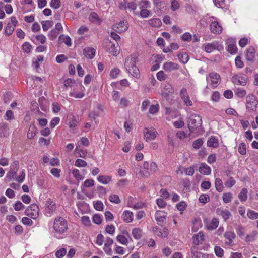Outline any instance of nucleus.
<instances>
[{"mask_svg": "<svg viewBox=\"0 0 258 258\" xmlns=\"http://www.w3.org/2000/svg\"><path fill=\"white\" fill-rule=\"evenodd\" d=\"M109 200L111 202L116 204H119L120 203V200L119 197L117 195L115 194H112L110 196Z\"/></svg>", "mask_w": 258, "mask_h": 258, "instance_id": "nucleus-55", "label": "nucleus"}, {"mask_svg": "<svg viewBox=\"0 0 258 258\" xmlns=\"http://www.w3.org/2000/svg\"><path fill=\"white\" fill-rule=\"evenodd\" d=\"M255 50L253 47H250L246 50V58L248 61L253 62L255 57Z\"/></svg>", "mask_w": 258, "mask_h": 258, "instance_id": "nucleus-19", "label": "nucleus"}, {"mask_svg": "<svg viewBox=\"0 0 258 258\" xmlns=\"http://www.w3.org/2000/svg\"><path fill=\"white\" fill-rule=\"evenodd\" d=\"M232 197V194L231 192L224 193L222 196L223 202L225 203H228L231 201Z\"/></svg>", "mask_w": 258, "mask_h": 258, "instance_id": "nucleus-46", "label": "nucleus"}, {"mask_svg": "<svg viewBox=\"0 0 258 258\" xmlns=\"http://www.w3.org/2000/svg\"><path fill=\"white\" fill-rule=\"evenodd\" d=\"M154 230V232L155 234L159 237L161 238H165L167 237L168 235V230L165 227H164L162 230L157 227Z\"/></svg>", "mask_w": 258, "mask_h": 258, "instance_id": "nucleus-20", "label": "nucleus"}, {"mask_svg": "<svg viewBox=\"0 0 258 258\" xmlns=\"http://www.w3.org/2000/svg\"><path fill=\"white\" fill-rule=\"evenodd\" d=\"M116 239L119 243L126 245L128 242L127 239L125 236L122 235H119L117 236Z\"/></svg>", "mask_w": 258, "mask_h": 258, "instance_id": "nucleus-52", "label": "nucleus"}, {"mask_svg": "<svg viewBox=\"0 0 258 258\" xmlns=\"http://www.w3.org/2000/svg\"><path fill=\"white\" fill-rule=\"evenodd\" d=\"M50 5L52 8L57 9L60 7V0H51Z\"/></svg>", "mask_w": 258, "mask_h": 258, "instance_id": "nucleus-62", "label": "nucleus"}, {"mask_svg": "<svg viewBox=\"0 0 258 258\" xmlns=\"http://www.w3.org/2000/svg\"><path fill=\"white\" fill-rule=\"evenodd\" d=\"M137 60L138 57L135 54H131L125 59L124 65L128 72H130L131 68L136 66Z\"/></svg>", "mask_w": 258, "mask_h": 258, "instance_id": "nucleus-8", "label": "nucleus"}, {"mask_svg": "<svg viewBox=\"0 0 258 258\" xmlns=\"http://www.w3.org/2000/svg\"><path fill=\"white\" fill-rule=\"evenodd\" d=\"M66 250L64 248H61L55 252V256L57 258H62L66 254Z\"/></svg>", "mask_w": 258, "mask_h": 258, "instance_id": "nucleus-61", "label": "nucleus"}, {"mask_svg": "<svg viewBox=\"0 0 258 258\" xmlns=\"http://www.w3.org/2000/svg\"><path fill=\"white\" fill-rule=\"evenodd\" d=\"M180 96L183 101L185 99H188L189 95L187 92V89L185 88H182L180 92Z\"/></svg>", "mask_w": 258, "mask_h": 258, "instance_id": "nucleus-54", "label": "nucleus"}, {"mask_svg": "<svg viewBox=\"0 0 258 258\" xmlns=\"http://www.w3.org/2000/svg\"><path fill=\"white\" fill-rule=\"evenodd\" d=\"M216 213L218 215L221 216L225 221L229 219L231 216V213L228 210L222 207L218 208L216 209Z\"/></svg>", "mask_w": 258, "mask_h": 258, "instance_id": "nucleus-14", "label": "nucleus"}, {"mask_svg": "<svg viewBox=\"0 0 258 258\" xmlns=\"http://www.w3.org/2000/svg\"><path fill=\"white\" fill-rule=\"evenodd\" d=\"M122 218L123 220L125 222H131L133 220V214L132 212L125 210L122 214Z\"/></svg>", "mask_w": 258, "mask_h": 258, "instance_id": "nucleus-24", "label": "nucleus"}, {"mask_svg": "<svg viewBox=\"0 0 258 258\" xmlns=\"http://www.w3.org/2000/svg\"><path fill=\"white\" fill-rule=\"evenodd\" d=\"M39 212L38 206L36 204H32L26 209L25 214L33 219H35L39 215Z\"/></svg>", "mask_w": 258, "mask_h": 258, "instance_id": "nucleus-4", "label": "nucleus"}, {"mask_svg": "<svg viewBox=\"0 0 258 258\" xmlns=\"http://www.w3.org/2000/svg\"><path fill=\"white\" fill-rule=\"evenodd\" d=\"M214 252L218 257H222L224 254V250L220 246H215L214 247Z\"/></svg>", "mask_w": 258, "mask_h": 258, "instance_id": "nucleus-43", "label": "nucleus"}, {"mask_svg": "<svg viewBox=\"0 0 258 258\" xmlns=\"http://www.w3.org/2000/svg\"><path fill=\"white\" fill-rule=\"evenodd\" d=\"M128 28V24L126 20H123L116 23L113 26V30L117 33L124 32Z\"/></svg>", "mask_w": 258, "mask_h": 258, "instance_id": "nucleus-7", "label": "nucleus"}, {"mask_svg": "<svg viewBox=\"0 0 258 258\" xmlns=\"http://www.w3.org/2000/svg\"><path fill=\"white\" fill-rule=\"evenodd\" d=\"M157 133V132L153 128H145L144 130V139L147 142L153 140L156 138Z\"/></svg>", "mask_w": 258, "mask_h": 258, "instance_id": "nucleus-9", "label": "nucleus"}, {"mask_svg": "<svg viewBox=\"0 0 258 258\" xmlns=\"http://www.w3.org/2000/svg\"><path fill=\"white\" fill-rule=\"evenodd\" d=\"M231 81L236 85L245 86L247 83V79L238 75L233 76L231 78Z\"/></svg>", "mask_w": 258, "mask_h": 258, "instance_id": "nucleus-11", "label": "nucleus"}, {"mask_svg": "<svg viewBox=\"0 0 258 258\" xmlns=\"http://www.w3.org/2000/svg\"><path fill=\"white\" fill-rule=\"evenodd\" d=\"M214 42L211 43H207L205 45L204 47V50L206 52L208 53H211L212 52L214 49Z\"/></svg>", "mask_w": 258, "mask_h": 258, "instance_id": "nucleus-47", "label": "nucleus"}, {"mask_svg": "<svg viewBox=\"0 0 258 258\" xmlns=\"http://www.w3.org/2000/svg\"><path fill=\"white\" fill-rule=\"evenodd\" d=\"M173 92L174 88L172 85L169 83L166 82L161 90L162 95L164 97H167Z\"/></svg>", "mask_w": 258, "mask_h": 258, "instance_id": "nucleus-12", "label": "nucleus"}, {"mask_svg": "<svg viewBox=\"0 0 258 258\" xmlns=\"http://www.w3.org/2000/svg\"><path fill=\"white\" fill-rule=\"evenodd\" d=\"M209 76L211 81L212 86L216 88L220 83V76L216 72H211L209 74Z\"/></svg>", "mask_w": 258, "mask_h": 258, "instance_id": "nucleus-15", "label": "nucleus"}, {"mask_svg": "<svg viewBox=\"0 0 258 258\" xmlns=\"http://www.w3.org/2000/svg\"><path fill=\"white\" fill-rule=\"evenodd\" d=\"M179 65L173 62H166L164 63L163 69L165 71L170 72L174 70H177L179 69Z\"/></svg>", "mask_w": 258, "mask_h": 258, "instance_id": "nucleus-16", "label": "nucleus"}, {"mask_svg": "<svg viewBox=\"0 0 258 258\" xmlns=\"http://www.w3.org/2000/svg\"><path fill=\"white\" fill-rule=\"evenodd\" d=\"M207 146L212 148L217 147L219 146L218 139L215 137L212 136L207 141Z\"/></svg>", "mask_w": 258, "mask_h": 258, "instance_id": "nucleus-26", "label": "nucleus"}, {"mask_svg": "<svg viewBox=\"0 0 258 258\" xmlns=\"http://www.w3.org/2000/svg\"><path fill=\"white\" fill-rule=\"evenodd\" d=\"M89 20L92 23H96L100 24L102 22L99 18L98 15L94 12H91L89 16Z\"/></svg>", "mask_w": 258, "mask_h": 258, "instance_id": "nucleus-25", "label": "nucleus"}, {"mask_svg": "<svg viewBox=\"0 0 258 258\" xmlns=\"http://www.w3.org/2000/svg\"><path fill=\"white\" fill-rule=\"evenodd\" d=\"M191 253L192 255V258H208V254L195 251L192 249H191Z\"/></svg>", "mask_w": 258, "mask_h": 258, "instance_id": "nucleus-35", "label": "nucleus"}, {"mask_svg": "<svg viewBox=\"0 0 258 258\" xmlns=\"http://www.w3.org/2000/svg\"><path fill=\"white\" fill-rule=\"evenodd\" d=\"M193 243L196 245H199L202 244L204 239V235L202 232H199L198 234L195 235L193 236Z\"/></svg>", "mask_w": 258, "mask_h": 258, "instance_id": "nucleus-22", "label": "nucleus"}, {"mask_svg": "<svg viewBox=\"0 0 258 258\" xmlns=\"http://www.w3.org/2000/svg\"><path fill=\"white\" fill-rule=\"evenodd\" d=\"M224 237L228 240V241H226L225 243L228 245H232L233 240L235 239L236 235L232 231H227L224 234Z\"/></svg>", "mask_w": 258, "mask_h": 258, "instance_id": "nucleus-21", "label": "nucleus"}, {"mask_svg": "<svg viewBox=\"0 0 258 258\" xmlns=\"http://www.w3.org/2000/svg\"><path fill=\"white\" fill-rule=\"evenodd\" d=\"M235 95L240 98H243L246 95V91L245 90L237 88L235 92Z\"/></svg>", "mask_w": 258, "mask_h": 258, "instance_id": "nucleus-42", "label": "nucleus"}, {"mask_svg": "<svg viewBox=\"0 0 258 258\" xmlns=\"http://www.w3.org/2000/svg\"><path fill=\"white\" fill-rule=\"evenodd\" d=\"M75 165L77 167H86L87 165V162L81 159H77L75 163Z\"/></svg>", "mask_w": 258, "mask_h": 258, "instance_id": "nucleus-53", "label": "nucleus"}, {"mask_svg": "<svg viewBox=\"0 0 258 258\" xmlns=\"http://www.w3.org/2000/svg\"><path fill=\"white\" fill-rule=\"evenodd\" d=\"M14 208L16 211H18L24 209L25 208V206L22 204L21 202L18 201L15 204Z\"/></svg>", "mask_w": 258, "mask_h": 258, "instance_id": "nucleus-63", "label": "nucleus"}, {"mask_svg": "<svg viewBox=\"0 0 258 258\" xmlns=\"http://www.w3.org/2000/svg\"><path fill=\"white\" fill-rule=\"evenodd\" d=\"M148 24L154 27H159L161 25V21L159 18H154L148 20Z\"/></svg>", "mask_w": 258, "mask_h": 258, "instance_id": "nucleus-32", "label": "nucleus"}, {"mask_svg": "<svg viewBox=\"0 0 258 258\" xmlns=\"http://www.w3.org/2000/svg\"><path fill=\"white\" fill-rule=\"evenodd\" d=\"M22 49L26 53H29L31 51L32 46L28 42H25L22 45Z\"/></svg>", "mask_w": 258, "mask_h": 258, "instance_id": "nucleus-59", "label": "nucleus"}, {"mask_svg": "<svg viewBox=\"0 0 258 258\" xmlns=\"http://www.w3.org/2000/svg\"><path fill=\"white\" fill-rule=\"evenodd\" d=\"M226 44L228 45L227 51L231 54L236 53L237 48L236 45V41L234 39H228L226 41Z\"/></svg>", "mask_w": 258, "mask_h": 258, "instance_id": "nucleus-13", "label": "nucleus"}, {"mask_svg": "<svg viewBox=\"0 0 258 258\" xmlns=\"http://www.w3.org/2000/svg\"><path fill=\"white\" fill-rule=\"evenodd\" d=\"M131 70H130V72H128L129 73L132 74L133 76L136 78H139L140 76V71L139 69L136 66L131 68Z\"/></svg>", "mask_w": 258, "mask_h": 258, "instance_id": "nucleus-40", "label": "nucleus"}, {"mask_svg": "<svg viewBox=\"0 0 258 258\" xmlns=\"http://www.w3.org/2000/svg\"><path fill=\"white\" fill-rule=\"evenodd\" d=\"M59 32L57 30L52 29L48 33V37L51 40L55 39L58 35Z\"/></svg>", "mask_w": 258, "mask_h": 258, "instance_id": "nucleus-49", "label": "nucleus"}, {"mask_svg": "<svg viewBox=\"0 0 258 258\" xmlns=\"http://www.w3.org/2000/svg\"><path fill=\"white\" fill-rule=\"evenodd\" d=\"M19 169V162L15 160L13 162V164L10 166V171L16 172Z\"/></svg>", "mask_w": 258, "mask_h": 258, "instance_id": "nucleus-58", "label": "nucleus"}, {"mask_svg": "<svg viewBox=\"0 0 258 258\" xmlns=\"http://www.w3.org/2000/svg\"><path fill=\"white\" fill-rule=\"evenodd\" d=\"M16 174H17L16 172H15L10 170L7 173L6 176L5 178V182H10L13 178H14V177L16 175Z\"/></svg>", "mask_w": 258, "mask_h": 258, "instance_id": "nucleus-44", "label": "nucleus"}, {"mask_svg": "<svg viewBox=\"0 0 258 258\" xmlns=\"http://www.w3.org/2000/svg\"><path fill=\"white\" fill-rule=\"evenodd\" d=\"M215 185L216 190L218 192H221L223 189V182L221 179L217 178L215 179Z\"/></svg>", "mask_w": 258, "mask_h": 258, "instance_id": "nucleus-36", "label": "nucleus"}, {"mask_svg": "<svg viewBox=\"0 0 258 258\" xmlns=\"http://www.w3.org/2000/svg\"><path fill=\"white\" fill-rule=\"evenodd\" d=\"M203 144V141L202 139H198L195 141L192 144V146L195 149H199Z\"/></svg>", "mask_w": 258, "mask_h": 258, "instance_id": "nucleus-57", "label": "nucleus"}, {"mask_svg": "<svg viewBox=\"0 0 258 258\" xmlns=\"http://www.w3.org/2000/svg\"><path fill=\"white\" fill-rule=\"evenodd\" d=\"M37 133V128L34 124H31L28 133H27V138L31 139L34 137Z\"/></svg>", "mask_w": 258, "mask_h": 258, "instance_id": "nucleus-27", "label": "nucleus"}, {"mask_svg": "<svg viewBox=\"0 0 258 258\" xmlns=\"http://www.w3.org/2000/svg\"><path fill=\"white\" fill-rule=\"evenodd\" d=\"M133 237L136 240H139L142 236V230L139 228H134L132 230Z\"/></svg>", "mask_w": 258, "mask_h": 258, "instance_id": "nucleus-30", "label": "nucleus"}, {"mask_svg": "<svg viewBox=\"0 0 258 258\" xmlns=\"http://www.w3.org/2000/svg\"><path fill=\"white\" fill-rule=\"evenodd\" d=\"M177 56L183 63H187L189 59V56L186 53H179Z\"/></svg>", "mask_w": 258, "mask_h": 258, "instance_id": "nucleus-41", "label": "nucleus"}, {"mask_svg": "<svg viewBox=\"0 0 258 258\" xmlns=\"http://www.w3.org/2000/svg\"><path fill=\"white\" fill-rule=\"evenodd\" d=\"M247 216L251 220H255L258 218V213L249 209L247 210Z\"/></svg>", "mask_w": 258, "mask_h": 258, "instance_id": "nucleus-39", "label": "nucleus"}, {"mask_svg": "<svg viewBox=\"0 0 258 258\" xmlns=\"http://www.w3.org/2000/svg\"><path fill=\"white\" fill-rule=\"evenodd\" d=\"M72 174L77 180H81L84 178L83 176L80 173L79 170L77 169L73 170Z\"/></svg>", "mask_w": 258, "mask_h": 258, "instance_id": "nucleus-48", "label": "nucleus"}, {"mask_svg": "<svg viewBox=\"0 0 258 258\" xmlns=\"http://www.w3.org/2000/svg\"><path fill=\"white\" fill-rule=\"evenodd\" d=\"M8 124L7 123H3L0 124V137H6L9 135Z\"/></svg>", "mask_w": 258, "mask_h": 258, "instance_id": "nucleus-23", "label": "nucleus"}, {"mask_svg": "<svg viewBox=\"0 0 258 258\" xmlns=\"http://www.w3.org/2000/svg\"><path fill=\"white\" fill-rule=\"evenodd\" d=\"M54 236L57 238L62 237V235L68 229V223L66 219L61 216L55 218L53 224Z\"/></svg>", "mask_w": 258, "mask_h": 258, "instance_id": "nucleus-1", "label": "nucleus"}, {"mask_svg": "<svg viewBox=\"0 0 258 258\" xmlns=\"http://www.w3.org/2000/svg\"><path fill=\"white\" fill-rule=\"evenodd\" d=\"M187 122L189 130L190 132H193L194 130L201 126L202 118L200 115L192 113L189 115Z\"/></svg>", "mask_w": 258, "mask_h": 258, "instance_id": "nucleus-2", "label": "nucleus"}, {"mask_svg": "<svg viewBox=\"0 0 258 258\" xmlns=\"http://www.w3.org/2000/svg\"><path fill=\"white\" fill-rule=\"evenodd\" d=\"M98 181L104 184H107L109 183L111 180V177L109 175H99L97 177Z\"/></svg>", "mask_w": 258, "mask_h": 258, "instance_id": "nucleus-29", "label": "nucleus"}, {"mask_svg": "<svg viewBox=\"0 0 258 258\" xmlns=\"http://www.w3.org/2000/svg\"><path fill=\"white\" fill-rule=\"evenodd\" d=\"M110 47L109 48L108 52L113 56H117L119 53V50L117 48V46H115L114 44L110 43Z\"/></svg>", "mask_w": 258, "mask_h": 258, "instance_id": "nucleus-34", "label": "nucleus"}, {"mask_svg": "<svg viewBox=\"0 0 258 258\" xmlns=\"http://www.w3.org/2000/svg\"><path fill=\"white\" fill-rule=\"evenodd\" d=\"M95 50L92 47H87L83 50V54L88 59H92L94 57Z\"/></svg>", "mask_w": 258, "mask_h": 258, "instance_id": "nucleus-17", "label": "nucleus"}, {"mask_svg": "<svg viewBox=\"0 0 258 258\" xmlns=\"http://www.w3.org/2000/svg\"><path fill=\"white\" fill-rule=\"evenodd\" d=\"M94 207L96 210L102 211L103 210L104 205L101 201H97L94 203Z\"/></svg>", "mask_w": 258, "mask_h": 258, "instance_id": "nucleus-56", "label": "nucleus"}, {"mask_svg": "<svg viewBox=\"0 0 258 258\" xmlns=\"http://www.w3.org/2000/svg\"><path fill=\"white\" fill-rule=\"evenodd\" d=\"M41 24L43 31H46L53 26V22L52 21H42Z\"/></svg>", "mask_w": 258, "mask_h": 258, "instance_id": "nucleus-37", "label": "nucleus"}, {"mask_svg": "<svg viewBox=\"0 0 258 258\" xmlns=\"http://www.w3.org/2000/svg\"><path fill=\"white\" fill-rule=\"evenodd\" d=\"M248 190L246 188L241 189L240 192L238 195V198L241 202H245L247 199Z\"/></svg>", "mask_w": 258, "mask_h": 258, "instance_id": "nucleus-31", "label": "nucleus"}, {"mask_svg": "<svg viewBox=\"0 0 258 258\" xmlns=\"http://www.w3.org/2000/svg\"><path fill=\"white\" fill-rule=\"evenodd\" d=\"M45 206V212L47 216H52L56 210L57 207L56 204L50 198L47 200Z\"/></svg>", "mask_w": 258, "mask_h": 258, "instance_id": "nucleus-6", "label": "nucleus"}, {"mask_svg": "<svg viewBox=\"0 0 258 258\" xmlns=\"http://www.w3.org/2000/svg\"><path fill=\"white\" fill-rule=\"evenodd\" d=\"M238 150L241 155H245L246 153V144L244 143H240L239 145Z\"/></svg>", "mask_w": 258, "mask_h": 258, "instance_id": "nucleus-50", "label": "nucleus"}, {"mask_svg": "<svg viewBox=\"0 0 258 258\" xmlns=\"http://www.w3.org/2000/svg\"><path fill=\"white\" fill-rule=\"evenodd\" d=\"M199 172L204 175H210L211 173V169L210 166L205 163H202L199 168Z\"/></svg>", "mask_w": 258, "mask_h": 258, "instance_id": "nucleus-18", "label": "nucleus"}, {"mask_svg": "<svg viewBox=\"0 0 258 258\" xmlns=\"http://www.w3.org/2000/svg\"><path fill=\"white\" fill-rule=\"evenodd\" d=\"M92 220L94 223L98 224V225L100 224L101 223L102 220V219L101 217V216L99 214H95L93 216Z\"/></svg>", "mask_w": 258, "mask_h": 258, "instance_id": "nucleus-60", "label": "nucleus"}, {"mask_svg": "<svg viewBox=\"0 0 258 258\" xmlns=\"http://www.w3.org/2000/svg\"><path fill=\"white\" fill-rule=\"evenodd\" d=\"M44 57L42 56L39 55L36 58H34L33 59V66L34 67L37 69L39 68L40 64V62H42L43 61Z\"/></svg>", "mask_w": 258, "mask_h": 258, "instance_id": "nucleus-38", "label": "nucleus"}, {"mask_svg": "<svg viewBox=\"0 0 258 258\" xmlns=\"http://www.w3.org/2000/svg\"><path fill=\"white\" fill-rule=\"evenodd\" d=\"M258 101L256 97L250 94L246 98V108L248 111H254L256 110Z\"/></svg>", "mask_w": 258, "mask_h": 258, "instance_id": "nucleus-3", "label": "nucleus"}, {"mask_svg": "<svg viewBox=\"0 0 258 258\" xmlns=\"http://www.w3.org/2000/svg\"><path fill=\"white\" fill-rule=\"evenodd\" d=\"M104 240V236L102 234H99L97 236V238L95 243L96 244L98 245H102L103 243Z\"/></svg>", "mask_w": 258, "mask_h": 258, "instance_id": "nucleus-64", "label": "nucleus"}, {"mask_svg": "<svg viewBox=\"0 0 258 258\" xmlns=\"http://www.w3.org/2000/svg\"><path fill=\"white\" fill-rule=\"evenodd\" d=\"M15 28L11 24L8 23L5 30V34L8 36L11 35L13 32Z\"/></svg>", "mask_w": 258, "mask_h": 258, "instance_id": "nucleus-45", "label": "nucleus"}, {"mask_svg": "<svg viewBox=\"0 0 258 258\" xmlns=\"http://www.w3.org/2000/svg\"><path fill=\"white\" fill-rule=\"evenodd\" d=\"M167 214L162 211H157L155 214V218L159 225L162 226L166 220Z\"/></svg>", "mask_w": 258, "mask_h": 258, "instance_id": "nucleus-10", "label": "nucleus"}, {"mask_svg": "<svg viewBox=\"0 0 258 258\" xmlns=\"http://www.w3.org/2000/svg\"><path fill=\"white\" fill-rule=\"evenodd\" d=\"M120 72L121 71L119 69L114 68L111 70L110 72V76L111 78L115 79L117 78Z\"/></svg>", "mask_w": 258, "mask_h": 258, "instance_id": "nucleus-51", "label": "nucleus"}, {"mask_svg": "<svg viewBox=\"0 0 258 258\" xmlns=\"http://www.w3.org/2000/svg\"><path fill=\"white\" fill-rule=\"evenodd\" d=\"M211 19L214 20V21L211 22L210 25V29L211 32L215 34H220L222 32V27L221 24L218 22V19L214 16L210 17L209 19Z\"/></svg>", "mask_w": 258, "mask_h": 258, "instance_id": "nucleus-5", "label": "nucleus"}, {"mask_svg": "<svg viewBox=\"0 0 258 258\" xmlns=\"http://www.w3.org/2000/svg\"><path fill=\"white\" fill-rule=\"evenodd\" d=\"M153 3L156 8L160 10L166 8L167 6L166 3L164 1L154 0Z\"/></svg>", "mask_w": 258, "mask_h": 258, "instance_id": "nucleus-33", "label": "nucleus"}, {"mask_svg": "<svg viewBox=\"0 0 258 258\" xmlns=\"http://www.w3.org/2000/svg\"><path fill=\"white\" fill-rule=\"evenodd\" d=\"M219 225V221L217 219L214 218L212 219V220L209 222V223L207 224V227L208 229L209 230H214Z\"/></svg>", "mask_w": 258, "mask_h": 258, "instance_id": "nucleus-28", "label": "nucleus"}]
</instances>
